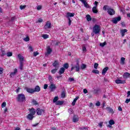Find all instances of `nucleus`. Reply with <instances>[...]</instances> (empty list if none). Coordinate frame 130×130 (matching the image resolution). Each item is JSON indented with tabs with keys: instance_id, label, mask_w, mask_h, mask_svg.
I'll use <instances>...</instances> for the list:
<instances>
[{
	"instance_id": "f257e3e1",
	"label": "nucleus",
	"mask_w": 130,
	"mask_h": 130,
	"mask_svg": "<svg viewBox=\"0 0 130 130\" xmlns=\"http://www.w3.org/2000/svg\"><path fill=\"white\" fill-rule=\"evenodd\" d=\"M18 57L20 60L19 69L21 71H23L24 68V56H22L20 54L18 55Z\"/></svg>"
},
{
	"instance_id": "f03ea898",
	"label": "nucleus",
	"mask_w": 130,
	"mask_h": 130,
	"mask_svg": "<svg viewBox=\"0 0 130 130\" xmlns=\"http://www.w3.org/2000/svg\"><path fill=\"white\" fill-rule=\"evenodd\" d=\"M16 100L18 102H24L26 101V97L24 94L20 93L17 95Z\"/></svg>"
},
{
	"instance_id": "7ed1b4c3",
	"label": "nucleus",
	"mask_w": 130,
	"mask_h": 130,
	"mask_svg": "<svg viewBox=\"0 0 130 130\" xmlns=\"http://www.w3.org/2000/svg\"><path fill=\"white\" fill-rule=\"evenodd\" d=\"M76 64L75 66H72L71 68V71H73V70H75L76 69V72H79L80 71V64H79V59L76 58Z\"/></svg>"
},
{
	"instance_id": "20e7f679",
	"label": "nucleus",
	"mask_w": 130,
	"mask_h": 130,
	"mask_svg": "<svg viewBox=\"0 0 130 130\" xmlns=\"http://www.w3.org/2000/svg\"><path fill=\"white\" fill-rule=\"evenodd\" d=\"M100 31H101L100 26L95 24L93 27V33H94V34H99L100 33Z\"/></svg>"
},
{
	"instance_id": "39448f33",
	"label": "nucleus",
	"mask_w": 130,
	"mask_h": 130,
	"mask_svg": "<svg viewBox=\"0 0 130 130\" xmlns=\"http://www.w3.org/2000/svg\"><path fill=\"white\" fill-rule=\"evenodd\" d=\"M121 20V17L118 16L117 17H114L112 20V22L113 24H116L118 22H119Z\"/></svg>"
},
{
	"instance_id": "423d86ee",
	"label": "nucleus",
	"mask_w": 130,
	"mask_h": 130,
	"mask_svg": "<svg viewBox=\"0 0 130 130\" xmlns=\"http://www.w3.org/2000/svg\"><path fill=\"white\" fill-rule=\"evenodd\" d=\"M107 12L108 14H109L110 16H113L115 15V11H114L113 9L111 8V7H110V9H109Z\"/></svg>"
},
{
	"instance_id": "0eeeda50",
	"label": "nucleus",
	"mask_w": 130,
	"mask_h": 130,
	"mask_svg": "<svg viewBox=\"0 0 130 130\" xmlns=\"http://www.w3.org/2000/svg\"><path fill=\"white\" fill-rule=\"evenodd\" d=\"M36 111L38 115H42V112H43V113L45 112V111L44 110L41 109L40 108H37Z\"/></svg>"
},
{
	"instance_id": "6e6552de",
	"label": "nucleus",
	"mask_w": 130,
	"mask_h": 130,
	"mask_svg": "<svg viewBox=\"0 0 130 130\" xmlns=\"http://www.w3.org/2000/svg\"><path fill=\"white\" fill-rule=\"evenodd\" d=\"M50 85L49 86V88L51 89V92H53L54 90L56 89V86H55V84H53L52 82L50 83Z\"/></svg>"
},
{
	"instance_id": "1a4fd4ad",
	"label": "nucleus",
	"mask_w": 130,
	"mask_h": 130,
	"mask_svg": "<svg viewBox=\"0 0 130 130\" xmlns=\"http://www.w3.org/2000/svg\"><path fill=\"white\" fill-rule=\"evenodd\" d=\"M52 52V49L50 48V46H48L47 48V52H46L45 56H47L48 54H50Z\"/></svg>"
},
{
	"instance_id": "9d476101",
	"label": "nucleus",
	"mask_w": 130,
	"mask_h": 130,
	"mask_svg": "<svg viewBox=\"0 0 130 130\" xmlns=\"http://www.w3.org/2000/svg\"><path fill=\"white\" fill-rule=\"evenodd\" d=\"M79 1H80L82 3V4H83L85 8H86L87 9L90 8V6H89V4H88V3H87V1L85 0H79Z\"/></svg>"
},
{
	"instance_id": "9b49d317",
	"label": "nucleus",
	"mask_w": 130,
	"mask_h": 130,
	"mask_svg": "<svg viewBox=\"0 0 130 130\" xmlns=\"http://www.w3.org/2000/svg\"><path fill=\"white\" fill-rule=\"evenodd\" d=\"M44 28L45 29H50V28H51V23L49 21L47 22L44 26Z\"/></svg>"
},
{
	"instance_id": "f8f14e48",
	"label": "nucleus",
	"mask_w": 130,
	"mask_h": 130,
	"mask_svg": "<svg viewBox=\"0 0 130 130\" xmlns=\"http://www.w3.org/2000/svg\"><path fill=\"white\" fill-rule=\"evenodd\" d=\"M28 110L30 112L29 114L35 115V114L36 113V111L35 110V109L32 108L31 109H29Z\"/></svg>"
},
{
	"instance_id": "ddd939ff",
	"label": "nucleus",
	"mask_w": 130,
	"mask_h": 130,
	"mask_svg": "<svg viewBox=\"0 0 130 130\" xmlns=\"http://www.w3.org/2000/svg\"><path fill=\"white\" fill-rule=\"evenodd\" d=\"M116 84H125V80L117 79L115 80Z\"/></svg>"
},
{
	"instance_id": "4468645a",
	"label": "nucleus",
	"mask_w": 130,
	"mask_h": 130,
	"mask_svg": "<svg viewBox=\"0 0 130 130\" xmlns=\"http://www.w3.org/2000/svg\"><path fill=\"white\" fill-rule=\"evenodd\" d=\"M25 89L27 93H34V89L28 87H25Z\"/></svg>"
},
{
	"instance_id": "2eb2a0df",
	"label": "nucleus",
	"mask_w": 130,
	"mask_h": 130,
	"mask_svg": "<svg viewBox=\"0 0 130 130\" xmlns=\"http://www.w3.org/2000/svg\"><path fill=\"white\" fill-rule=\"evenodd\" d=\"M73 122H77L79 121V116L77 115H74L73 118Z\"/></svg>"
},
{
	"instance_id": "dca6fc26",
	"label": "nucleus",
	"mask_w": 130,
	"mask_h": 130,
	"mask_svg": "<svg viewBox=\"0 0 130 130\" xmlns=\"http://www.w3.org/2000/svg\"><path fill=\"white\" fill-rule=\"evenodd\" d=\"M53 66L54 67V68H55V69H56L57 68H58V69L59 68V65L58 64V61H57V60H55L53 63Z\"/></svg>"
},
{
	"instance_id": "f3484780",
	"label": "nucleus",
	"mask_w": 130,
	"mask_h": 130,
	"mask_svg": "<svg viewBox=\"0 0 130 130\" xmlns=\"http://www.w3.org/2000/svg\"><path fill=\"white\" fill-rule=\"evenodd\" d=\"M109 69V68L108 67H106V68H104L102 70V75L104 76H105V74L107 72V71Z\"/></svg>"
},
{
	"instance_id": "a211bd4d",
	"label": "nucleus",
	"mask_w": 130,
	"mask_h": 130,
	"mask_svg": "<svg viewBox=\"0 0 130 130\" xmlns=\"http://www.w3.org/2000/svg\"><path fill=\"white\" fill-rule=\"evenodd\" d=\"M75 16V13L68 12L67 13L66 18H71V17H74Z\"/></svg>"
},
{
	"instance_id": "6ab92c4d",
	"label": "nucleus",
	"mask_w": 130,
	"mask_h": 130,
	"mask_svg": "<svg viewBox=\"0 0 130 130\" xmlns=\"http://www.w3.org/2000/svg\"><path fill=\"white\" fill-rule=\"evenodd\" d=\"M27 119H29V120H32V119L34 118V115L28 114L27 116Z\"/></svg>"
},
{
	"instance_id": "aec40b11",
	"label": "nucleus",
	"mask_w": 130,
	"mask_h": 130,
	"mask_svg": "<svg viewBox=\"0 0 130 130\" xmlns=\"http://www.w3.org/2000/svg\"><path fill=\"white\" fill-rule=\"evenodd\" d=\"M66 69L63 67H62L60 69L58 72V74L60 75H62V74H63V73H64Z\"/></svg>"
},
{
	"instance_id": "412c9836",
	"label": "nucleus",
	"mask_w": 130,
	"mask_h": 130,
	"mask_svg": "<svg viewBox=\"0 0 130 130\" xmlns=\"http://www.w3.org/2000/svg\"><path fill=\"white\" fill-rule=\"evenodd\" d=\"M120 32L122 37H124L126 32H127V30L126 29H122L121 30Z\"/></svg>"
},
{
	"instance_id": "4be33fe9",
	"label": "nucleus",
	"mask_w": 130,
	"mask_h": 130,
	"mask_svg": "<svg viewBox=\"0 0 130 130\" xmlns=\"http://www.w3.org/2000/svg\"><path fill=\"white\" fill-rule=\"evenodd\" d=\"M40 87H39V86L38 85H37L35 89H34V92H40Z\"/></svg>"
},
{
	"instance_id": "5701e85b",
	"label": "nucleus",
	"mask_w": 130,
	"mask_h": 130,
	"mask_svg": "<svg viewBox=\"0 0 130 130\" xmlns=\"http://www.w3.org/2000/svg\"><path fill=\"white\" fill-rule=\"evenodd\" d=\"M92 12L94 14H97L98 13V10H97V6H94L92 8Z\"/></svg>"
},
{
	"instance_id": "b1692460",
	"label": "nucleus",
	"mask_w": 130,
	"mask_h": 130,
	"mask_svg": "<svg viewBox=\"0 0 130 130\" xmlns=\"http://www.w3.org/2000/svg\"><path fill=\"white\" fill-rule=\"evenodd\" d=\"M17 72H18V70H17V69H15L14 70V72H12V73L10 74V77H13V76H15V75H16Z\"/></svg>"
},
{
	"instance_id": "393cba45",
	"label": "nucleus",
	"mask_w": 130,
	"mask_h": 130,
	"mask_svg": "<svg viewBox=\"0 0 130 130\" xmlns=\"http://www.w3.org/2000/svg\"><path fill=\"white\" fill-rule=\"evenodd\" d=\"M78 99L79 96H77L75 99H74L72 104L73 106H75V105H76V102H77V100H78Z\"/></svg>"
},
{
	"instance_id": "a878e982",
	"label": "nucleus",
	"mask_w": 130,
	"mask_h": 130,
	"mask_svg": "<svg viewBox=\"0 0 130 130\" xmlns=\"http://www.w3.org/2000/svg\"><path fill=\"white\" fill-rule=\"evenodd\" d=\"M106 109H108V111L110 113H112V114H113V113H114V112H113V109H112V108H111L110 107H107Z\"/></svg>"
},
{
	"instance_id": "bb28decb",
	"label": "nucleus",
	"mask_w": 130,
	"mask_h": 130,
	"mask_svg": "<svg viewBox=\"0 0 130 130\" xmlns=\"http://www.w3.org/2000/svg\"><path fill=\"white\" fill-rule=\"evenodd\" d=\"M125 58L122 57L121 58V61H120V63L122 64V66L124 65L125 64Z\"/></svg>"
},
{
	"instance_id": "cd10ccee",
	"label": "nucleus",
	"mask_w": 130,
	"mask_h": 130,
	"mask_svg": "<svg viewBox=\"0 0 130 130\" xmlns=\"http://www.w3.org/2000/svg\"><path fill=\"white\" fill-rule=\"evenodd\" d=\"M69 67H70V65H69V63H65L63 65V68L65 70H68V68H69Z\"/></svg>"
},
{
	"instance_id": "c85d7f7f",
	"label": "nucleus",
	"mask_w": 130,
	"mask_h": 130,
	"mask_svg": "<svg viewBox=\"0 0 130 130\" xmlns=\"http://www.w3.org/2000/svg\"><path fill=\"white\" fill-rule=\"evenodd\" d=\"M62 104H63V102L61 101H57L55 103L56 105H59V106L62 105Z\"/></svg>"
},
{
	"instance_id": "c756f323",
	"label": "nucleus",
	"mask_w": 130,
	"mask_h": 130,
	"mask_svg": "<svg viewBox=\"0 0 130 130\" xmlns=\"http://www.w3.org/2000/svg\"><path fill=\"white\" fill-rule=\"evenodd\" d=\"M86 20L87 21H88V22H89V21L92 20V17H91V16L90 15H86Z\"/></svg>"
},
{
	"instance_id": "7c9ffc66",
	"label": "nucleus",
	"mask_w": 130,
	"mask_h": 130,
	"mask_svg": "<svg viewBox=\"0 0 130 130\" xmlns=\"http://www.w3.org/2000/svg\"><path fill=\"white\" fill-rule=\"evenodd\" d=\"M130 77V74L127 73V72H126L125 73H124V75H123V78H128Z\"/></svg>"
},
{
	"instance_id": "2f4dec72",
	"label": "nucleus",
	"mask_w": 130,
	"mask_h": 130,
	"mask_svg": "<svg viewBox=\"0 0 130 130\" xmlns=\"http://www.w3.org/2000/svg\"><path fill=\"white\" fill-rule=\"evenodd\" d=\"M110 7L108 6V5H105L103 7V10L104 11H107V10L108 11L109 10Z\"/></svg>"
},
{
	"instance_id": "473e14b6",
	"label": "nucleus",
	"mask_w": 130,
	"mask_h": 130,
	"mask_svg": "<svg viewBox=\"0 0 130 130\" xmlns=\"http://www.w3.org/2000/svg\"><path fill=\"white\" fill-rule=\"evenodd\" d=\"M57 100H58V96H55L53 99V103H56V102H57Z\"/></svg>"
},
{
	"instance_id": "72a5a7b5",
	"label": "nucleus",
	"mask_w": 130,
	"mask_h": 130,
	"mask_svg": "<svg viewBox=\"0 0 130 130\" xmlns=\"http://www.w3.org/2000/svg\"><path fill=\"white\" fill-rule=\"evenodd\" d=\"M92 73H93V74H97L98 75H99L100 72H99V71H98V70H93L92 71Z\"/></svg>"
},
{
	"instance_id": "f704fd0d",
	"label": "nucleus",
	"mask_w": 130,
	"mask_h": 130,
	"mask_svg": "<svg viewBox=\"0 0 130 130\" xmlns=\"http://www.w3.org/2000/svg\"><path fill=\"white\" fill-rule=\"evenodd\" d=\"M57 70H58V67H57V68H55V69L52 70H51V73H52V74H55V73H56V72H57Z\"/></svg>"
},
{
	"instance_id": "c9c22d12",
	"label": "nucleus",
	"mask_w": 130,
	"mask_h": 130,
	"mask_svg": "<svg viewBox=\"0 0 130 130\" xmlns=\"http://www.w3.org/2000/svg\"><path fill=\"white\" fill-rule=\"evenodd\" d=\"M32 103L33 105H38V103L37 102V101H35V100L34 99L32 100Z\"/></svg>"
},
{
	"instance_id": "e433bc0d",
	"label": "nucleus",
	"mask_w": 130,
	"mask_h": 130,
	"mask_svg": "<svg viewBox=\"0 0 130 130\" xmlns=\"http://www.w3.org/2000/svg\"><path fill=\"white\" fill-rule=\"evenodd\" d=\"M66 98V92L64 91H62L61 93V98Z\"/></svg>"
},
{
	"instance_id": "4c0bfd02",
	"label": "nucleus",
	"mask_w": 130,
	"mask_h": 130,
	"mask_svg": "<svg viewBox=\"0 0 130 130\" xmlns=\"http://www.w3.org/2000/svg\"><path fill=\"white\" fill-rule=\"evenodd\" d=\"M109 124H110L111 125H113V124H114L115 123V122H114V120H110L109 121Z\"/></svg>"
},
{
	"instance_id": "58836bf2",
	"label": "nucleus",
	"mask_w": 130,
	"mask_h": 130,
	"mask_svg": "<svg viewBox=\"0 0 130 130\" xmlns=\"http://www.w3.org/2000/svg\"><path fill=\"white\" fill-rule=\"evenodd\" d=\"M87 68V66L85 64H82L81 66V70H85Z\"/></svg>"
},
{
	"instance_id": "ea45409f",
	"label": "nucleus",
	"mask_w": 130,
	"mask_h": 130,
	"mask_svg": "<svg viewBox=\"0 0 130 130\" xmlns=\"http://www.w3.org/2000/svg\"><path fill=\"white\" fill-rule=\"evenodd\" d=\"M106 44H107V43H106V42H105L104 43H101L100 44V46H101L102 47H104V46H105V45H106Z\"/></svg>"
},
{
	"instance_id": "a19ab883",
	"label": "nucleus",
	"mask_w": 130,
	"mask_h": 130,
	"mask_svg": "<svg viewBox=\"0 0 130 130\" xmlns=\"http://www.w3.org/2000/svg\"><path fill=\"white\" fill-rule=\"evenodd\" d=\"M7 56L8 57H10V56H12L13 55V53L12 52H8L7 53Z\"/></svg>"
},
{
	"instance_id": "79ce46f5",
	"label": "nucleus",
	"mask_w": 130,
	"mask_h": 130,
	"mask_svg": "<svg viewBox=\"0 0 130 130\" xmlns=\"http://www.w3.org/2000/svg\"><path fill=\"white\" fill-rule=\"evenodd\" d=\"M79 129L80 130H88L89 129V127H80Z\"/></svg>"
},
{
	"instance_id": "37998d69",
	"label": "nucleus",
	"mask_w": 130,
	"mask_h": 130,
	"mask_svg": "<svg viewBox=\"0 0 130 130\" xmlns=\"http://www.w3.org/2000/svg\"><path fill=\"white\" fill-rule=\"evenodd\" d=\"M23 40L26 42H28V41L30 40V38H29V37H26V38L23 39Z\"/></svg>"
},
{
	"instance_id": "c03bdc74",
	"label": "nucleus",
	"mask_w": 130,
	"mask_h": 130,
	"mask_svg": "<svg viewBox=\"0 0 130 130\" xmlns=\"http://www.w3.org/2000/svg\"><path fill=\"white\" fill-rule=\"evenodd\" d=\"M67 19L69 20L68 25L69 26H71V24H72V19H71V18H67Z\"/></svg>"
},
{
	"instance_id": "a18cd8bd",
	"label": "nucleus",
	"mask_w": 130,
	"mask_h": 130,
	"mask_svg": "<svg viewBox=\"0 0 130 130\" xmlns=\"http://www.w3.org/2000/svg\"><path fill=\"white\" fill-rule=\"evenodd\" d=\"M48 79H49V82H50V83H52V82H53L52 77H51V75L49 76Z\"/></svg>"
},
{
	"instance_id": "49530a36",
	"label": "nucleus",
	"mask_w": 130,
	"mask_h": 130,
	"mask_svg": "<svg viewBox=\"0 0 130 130\" xmlns=\"http://www.w3.org/2000/svg\"><path fill=\"white\" fill-rule=\"evenodd\" d=\"M42 37L44 38V39H47V38H48V35L45 34L42 36Z\"/></svg>"
},
{
	"instance_id": "de8ad7c7",
	"label": "nucleus",
	"mask_w": 130,
	"mask_h": 130,
	"mask_svg": "<svg viewBox=\"0 0 130 130\" xmlns=\"http://www.w3.org/2000/svg\"><path fill=\"white\" fill-rule=\"evenodd\" d=\"M6 105H7V103H6V102H3L2 104L1 107L2 108H4V107H6Z\"/></svg>"
},
{
	"instance_id": "09e8293b",
	"label": "nucleus",
	"mask_w": 130,
	"mask_h": 130,
	"mask_svg": "<svg viewBox=\"0 0 130 130\" xmlns=\"http://www.w3.org/2000/svg\"><path fill=\"white\" fill-rule=\"evenodd\" d=\"M26 5H24V6L21 5L20 6V10H24V9H25V8H26Z\"/></svg>"
},
{
	"instance_id": "8fccbe9b",
	"label": "nucleus",
	"mask_w": 130,
	"mask_h": 130,
	"mask_svg": "<svg viewBox=\"0 0 130 130\" xmlns=\"http://www.w3.org/2000/svg\"><path fill=\"white\" fill-rule=\"evenodd\" d=\"M41 9H42V6L39 5L38 7H37V10L38 11H40V10H41Z\"/></svg>"
},
{
	"instance_id": "3c124183",
	"label": "nucleus",
	"mask_w": 130,
	"mask_h": 130,
	"mask_svg": "<svg viewBox=\"0 0 130 130\" xmlns=\"http://www.w3.org/2000/svg\"><path fill=\"white\" fill-rule=\"evenodd\" d=\"M99 66V64H98V63H94V68L97 69Z\"/></svg>"
},
{
	"instance_id": "603ef678",
	"label": "nucleus",
	"mask_w": 130,
	"mask_h": 130,
	"mask_svg": "<svg viewBox=\"0 0 130 130\" xmlns=\"http://www.w3.org/2000/svg\"><path fill=\"white\" fill-rule=\"evenodd\" d=\"M4 73V68H0V75H2Z\"/></svg>"
},
{
	"instance_id": "864d4df0",
	"label": "nucleus",
	"mask_w": 130,
	"mask_h": 130,
	"mask_svg": "<svg viewBox=\"0 0 130 130\" xmlns=\"http://www.w3.org/2000/svg\"><path fill=\"white\" fill-rule=\"evenodd\" d=\"M39 54V53L38 52H34V56H37Z\"/></svg>"
},
{
	"instance_id": "5fc2aeb1",
	"label": "nucleus",
	"mask_w": 130,
	"mask_h": 130,
	"mask_svg": "<svg viewBox=\"0 0 130 130\" xmlns=\"http://www.w3.org/2000/svg\"><path fill=\"white\" fill-rule=\"evenodd\" d=\"M69 81L70 82H74V81H75V79L72 78H69Z\"/></svg>"
},
{
	"instance_id": "6e6d98bb",
	"label": "nucleus",
	"mask_w": 130,
	"mask_h": 130,
	"mask_svg": "<svg viewBox=\"0 0 130 130\" xmlns=\"http://www.w3.org/2000/svg\"><path fill=\"white\" fill-rule=\"evenodd\" d=\"M47 88H48V85L47 84H44V89H45V90H46V89H47Z\"/></svg>"
},
{
	"instance_id": "4d7b16f0",
	"label": "nucleus",
	"mask_w": 130,
	"mask_h": 130,
	"mask_svg": "<svg viewBox=\"0 0 130 130\" xmlns=\"http://www.w3.org/2000/svg\"><path fill=\"white\" fill-rule=\"evenodd\" d=\"M69 112L70 113V114H72L73 113V109H69Z\"/></svg>"
},
{
	"instance_id": "13d9d810",
	"label": "nucleus",
	"mask_w": 130,
	"mask_h": 130,
	"mask_svg": "<svg viewBox=\"0 0 130 130\" xmlns=\"http://www.w3.org/2000/svg\"><path fill=\"white\" fill-rule=\"evenodd\" d=\"M130 102V99H127L125 101V103H126V104H128V103Z\"/></svg>"
},
{
	"instance_id": "bf43d9fd",
	"label": "nucleus",
	"mask_w": 130,
	"mask_h": 130,
	"mask_svg": "<svg viewBox=\"0 0 130 130\" xmlns=\"http://www.w3.org/2000/svg\"><path fill=\"white\" fill-rule=\"evenodd\" d=\"M100 102L98 101L95 103L96 106H100Z\"/></svg>"
},
{
	"instance_id": "052dcab7",
	"label": "nucleus",
	"mask_w": 130,
	"mask_h": 130,
	"mask_svg": "<svg viewBox=\"0 0 130 130\" xmlns=\"http://www.w3.org/2000/svg\"><path fill=\"white\" fill-rule=\"evenodd\" d=\"M83 93L84 94H87V93H88V90H87V89H83Z\"/></svg>"
},
{
	"instance_id": "680f3d73",
	"label": "nucleus",
	"mask_w": 130,
	"mask_h": 130,
	"mask_svg": "<svg viewBox=\"0 0 130 130\" xmlns=\"http://www.w3.org/2000/svg\"><path fill=\"white\" fill-rule=\"evenodd\" d=\"M38 22L39 23H41V22H43V20L41 18H39L38 20Z\"/></svg>"
},
{
	"instance_id": "e2e57ef3",
	"label": "nucleus",
	"mask_w": 130,
	"mask_h": 130,
	"mask_svg": "<svg viewBox=\"0 0 130 130\" xmlns=\"http://www.w3.org/2000/svg\"><path fill=\"white\" fill-rule=\"evenodd\" d=\"M29 49H30V51H34V49H33V48L31 46H29V47H28Z\"/></svg>"
},
{
	"instance_id": "0e129e2a",
	"label": "nucleus",
	"mask_w": 130,
	"mask_h": 130,
	"mask_svg": "<svg viewBox=\"0 0 130 130\" xmlns=\"http://www.w3.org/2000/svg\"><path fill=\"white\" fill-rule=\"evenodd\" d=\"M103 124V122H101L99 123V126H100V127H102Z\"/></svg>"
},
{
	"instance_id": "69168bd1",
	"label": "nucleus",
	"mask_w": 130,
	"mask_h": 130,
	"mask_svg": "<svg viewBox=\"0 0 130 130\" xmlns=\"http://www.w3.org/2000/svg\"><path fill=\"white\" fill-rule=\"evenodd\" d=\"M82 50L83 51H87V48H86V47H83Z\"/></svg>"
},
{
	"instance_id": "338daca9",
	"label": "nucleus",
	"mask_w": 130,
	"mask_h": 130,
	"mask_svg": "<svg viewBox=\"0 0 130 130\" xmlns=\"http://www.w3.org/2000/svg\"><path fill=\"white\" fill-rule=\"evenodd\" d=\"M2 54H3L5 55H6V54H7V52H6V51H5V50H2Z\"/></svg>"
},
{
	"instance_id": "774afa93",
	"label": "nucleus",
	"mask_w": 130,
	"mask_h": 130,
	"mask_svg": "<svg viewBox=\"0 0 130 130\" xmlns=\"http://www.w3.org/2000/svg\"><path fill=\"white\" fill-rule=\"evenodd\" d=\"M130 96V91H128L127 92V97H129Z\"/></svg>"
}]
</instances>
